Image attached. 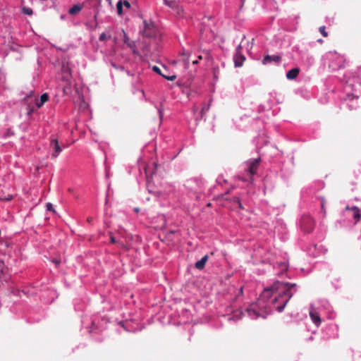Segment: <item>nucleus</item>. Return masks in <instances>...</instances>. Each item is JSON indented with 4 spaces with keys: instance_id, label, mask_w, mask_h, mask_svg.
I'll use <instances>...</instances> for the list:
<instances>
[{
    "instance_id": "obj_13",
    "label": "nucleus",
    "mask_w": 361,
    "mask_h": 361,
    "mask_svg": "<svg viewBox=\"0 0 361 361\" xmlns=\"http://www.w3.org/2000/svg\"><path fill=\"white\" fill-rule=\"evenodd\" d=\"M288 262L286 260L276 262L274 267L278 268L281 272L285 271L288 269Z\"/></svg>"
},
{
    "instance_id": "obj_45",
    "label": "nucleus",
    "mask_w": 361,
    "mask_h": 361,
    "mask_svg": "<svg viewBox=\"0 0 361 361\" xmlns=\"http://www.w3.org/2000/svg\"><path fill=\"white\" fill-rule=\"evenodd\" d=\"M350 97H351V95L348 94V98L349 99H350ZM353 96L352 95V99H353Z\"/></svg>"
},
{
    "instance_id": "obj_12",
    "label": "nucleus",
    "mask_w": 361,
    "mask_h": 361,
    "mask_svg": "<svg viewBox=\"0 0 361 361\" xmlns=\"http://www.w3.org/2000/svg\"><path fill=\"white\" fill-rule=\"evenodd\" d=\"M346 211H351L353 212V217L355 220V222H357L361 219V214L360 209L356 207L353 206L352 207H350L349 206L345 207Z\"/></svg>"
},
{
    "instance_id": "obj_36",
    "label": "nucleus",
    "mask_w": 361,
    "mask_h": 361,
    "mask_svg": "<svg viewBox=\"0 0 361 361\" xmlns=\"http://www.w3.org/2000/svg\"><path fill=\"white\" fill-rule=\"evenodd\" d=\"M110 241H111V243H116V240L115 238L113 237V236H111Z\"/></svg>"
},
{
    "instance_id": "obj_44",
    "label": "nucleus",
    "mask_w": 361,
    "mask_h": 361,
    "mask_svg": "<svg viewBox=\"0 0 361 361\" xmlns=\"http://www.w3.org/2000/svg\"><path fill=\"white\" fill-rule=\"evenodd\" d=\"M134 210H135V212H139V209L138 208H135Z\"/></svg>"
},
{
    "instance_id": "obj_29",
    "label": "nucleus",
    "mask_w": 361,
    "mask_h": 361,
    "mask_svg": "<svg viewBox=\"0 0 361 361\" xmlns=\"http://www.w3.org/2000/svg\"><path fill=\"white\" fill-rule=\"evenodd\" d=\"M107 38H110V36L107 37L106 34L105 32H102L99 36V40L100 41H105Z\"/></svg>"
},
{
    "instance_id": "obj_22",
    "label": "nucleus",
    "mask_w": 361,
    "mask_h": 361,
    "mask_svg": "<svg viewBox=\"0 0 361 361\" xmlns=\"http://www.w3.org/2000/svg\"><path fill=\"white\" fill-rule=\"evenodd\" d=\"M123 1H118V3L116 4V9L118 14L120 16L123 13Z\"/></svg>"
},
{
    "instance_id": "obj_1",
    "label": "nucleus",
    "mask_w": 361,
    "mask_h": 361,
    "mask_svg": "<svg viewBox=\"0 0 361 361\" xmlns=\"http://www.w3.org/2000/svg\"><path fill=\"white\" fill-rule=\"evenodd\" d=\"M297 290L296 283L275 281L264 289L257 302L250 305L243 314L251 319H265L273 310L281 312Z\"/></svg>"
},
{
    "instance_id": "obj_15",
    "label": "nucleus",
    "mask_w": 361,
    "mask_h": 361,
    "mask_svg": "<svg viewBox=\"0 0 361 361\" xmlns=\"http://www.w3.org/2000/svg\"><path fill=\"white\" fill-rule=\"evenodd\" d=\"M300 72L299 68H294L288 71L286 73V78L288 80H294L297 78Z\"/></svg>"
},
{
    "instance_id": "obj_34",
    "label": "nucleus",
    "mask_w": 361,
    "mask_h": 361,
    "mask_svg": "<svg viewBox=\"0 0 361 361\" xmlns=\"http://www.w3.org/2000/svg\"><path fill=\"white\" fill-rule=\"evenodd\" d=\"M143 51L145 52V54L147 56L148 55V54L149 52V51L147 47L143 49Z\"/></svg>"
},
{
    "instance_id": "obj_41",
    "label": "nucleus",
    "mask_w": 361,
    "mask_h": 361,
    "mask_svg": "<svg viewBox=\"0 0 361 361\" xmlns=\"http://www.w3.org/2000/svg\"><path fill=\"white\" fill-rule=\"evenodd\" d=\"M192 109H193V111H194L195 113V112H197V111H198V108H197V107H196V106H194Z\"/></svg>"
},
{
    "instance_id": "obj_24",
    "label": "nucleus",
    "mask_w": 361,
    "mask_h": 361,
    "mask_svg": "<svg viewBox=\"0 0 361 361\" xmlns=\"http://www.w3.org/2000/svg\"><path fill=\"white\" fill-rule=\"evenodd\" d=\"M0 272L2 274H4L7 272V268L4 266V262L2 260H0Z\"/></svg>"
},
{
    "instance_id": "obj_39",
    "label": "nucleus",
    "mask_w": 361,
    "mask_h": 361,
    "mask_svg": "<svg viewBox=\"0 0 361 361\" xmlns=\"http://www.w3.org/2000/svg\"><path fill=\"white\" fill-rule=\"evenodd\" d=\"M87 221H88L90 224H92V222L93 221V218H92V217H89V218L87 219Z\"/></svg>"
},
{
    "instance_id": "obj_33",
    "label": "nucleus",
    "mask_w": 361,
    "mask_h": 361,
    "mask_svg": "<svg viewBox=\"0 0 361 361\" xmlns=\"http://www.w3.org/2000/svg\"><path fill=\"white\" fill-rule=\"evenodd\" d=\"M123 6H124L125 7H126L127 8H130V4L129 1H128L127 0H124L123 1Z\"/></svg>"
},
{
    "instance_id": "obj_10",
    "label": "nucleus",
    "mask_w": 361,
    "mask_h": 361,
    "mask_svg": "<svg viewBox=\"0 0 361 361\" xmlns=\"http://www.w3.org/2000/svg\"><path fill=\"white\" fill-rule=\"evenodd\" d=\"M123 42L129 48L131 49L134 55L140 56V54L136 48V42L135 41L130 40L129 37L126 33H124Z\"/></svg>"
},
{
    "instance_id": "obj_32",
    "label": "nucleus",
    "mask_w": 361,
    "mask_h": 361,
    "mask_svg": "<svg viewBox=\"0 0 361 361\" xmlns=\"http://www.w3.org/2000/svg\"><path fill=\"white\" fill-rule=\"evenodd\" d=\"M320 200H321V207H322V209L324 210L325 200L322 197H320ZM324 212L325 213V211H324Z\"/></svg>"
},
{
    "instance_id": "obj_9",
    "label": "nucleus",
    "mask_w": 361,
    "mask_h": 361,
    "mask_svg": "<svg viewBox=\"0 0 361 361\" xmlns=\"http://www.w3.org/2000/svg\"><path fill=\"white\" fill-rule=\"evenodd\" d=\"M281 61V57L279 55H267L262 60V63L264 65L269 63L279 64Z\"/></svg>"
},
{
    "instance_id": "obj_2",
    "label": "nucleus",
    "mask_w": 361,
    "mask_h": 361,
    "mask_svg": "<svg viewBox=\"0 0 361 361\" xmlns=\"http://www.w3.org/2000/svg\"><path fill=\"white\" fill-rule=\"evenodd\" d=\"M88 96V88L82 83L75 84L72 97L75 106L73 113L77 111L79 118H75V122L80 119L85 120L90 114L89 104L87 101Z\"/></svg>"
},
{
    "instance_id": "obj_16",
    "label": "nucleus",
    "mask_w": 361,
    "mask_h": 361,
    "mask_svg": "<svg viewBox=\"0 0 361 361\" xmlns=\"http://www.w3.org/2000/svg\"><path fill=\"white\" fill-rule=\"evenodd\" d=\"M51 145L54 149L52 157H57L59 153L61 151V147L59 145L58 141L56 140H53L51 142Z\"/></svg>"
},
{
    "instance_id": "obj_28",
    "label": "nucleus",
    "mask_w": 361,
    "mask_h": 361,
    "mask_svg": "<svg viewBox=\"0 0 361 361\" xmlns=\"http://www.w3.org/2000/svg\"><path fill=\"white\" fill-rule=\"evenodd\" d=\"M23 11L24 13L27 14V15H32L33 13L32 10L30 8L24 7L23 8Z\"/></svg>"
},
{
    "instance_id": "obj_8",
    "label": "nucleus",
    "mask_w": 361,
    "mask_h": 361,
    "mask_svg": "<svg viewBox=\"0 0 361 361\" xmlns=\"http://www.w3.org/2000/svg\"><path fill=\"white\" fill-rule=\"evenodd\" d=\"M241 49V46L238 45L233 54L234 65L236 68L241 67L245 60V56L243 54Z\"/></svg>"
},
{
    "instance_id": "obj_5",
    "label": "nucleus",
    "mask_w": 361,
    "mask_h": 361,
    "mask_svg": "<svg viewBox=\"0 0 361 361\" xmlns=\"http://www.w3.org/2000/svg\"><path fill=\"white\" fill-rule=\"evenodd\" d=\"M185 187L195 193L201 192L204 187V180L201 178H193L186 180Z\"/></svg>"
},
{
    "instance_id": "obj_35",
    "label": "nucleus",
    "mask_w": 361,
    "mask_h": 361,
    "mask_svg": "<svg viewBox=\"0 0 361 361\" xmlns=\"http://www.w3.org/2000/svg\"><path fill=\"white\" fill-rule=\"evenodd\" d=\"M222 180H223L224 182H226V180H223V179H222V178H221V177H220V176H219V177H218V178H217V179H216V181H217L219 183H221Z\"/></svg>"
},
{
    "instance_id": "obj_25",
    "label": "nucleus",
    "mask_w": 361,
    "mask_h": 361,
    "mask_svg": "<svg viewBox=\"0 0 361 361\" xmlns=\"http://www.w3.org/2000/svg\"><path fill=\"white\" fill-rule=\"evenodd\" d=\"M163 78H166V80H170V81H173L176 78V76L175 75H167V74H162L161 75Z\"/></svg>"
},
{
    "instance_id": "obj_26",
    "label": "nucleus",
    "mask_w": 361,
    "mask_h": 361,
    "mask_svg": "<svg viewBox=\"0 0 361 361\" xmlns=\"http://www.w3.org/2000/svg\"><path fill=\"white\" fill-rule=\"evenodd\" d=\"M319 30V32L322 35L323 37H326L328 36V33L326 31V27L325 26H321Z\"/></svg>"
},
{
    "instance_id": "obj_27",
    "label": "nucleus",
    "mask_w": 361,
    "mask_h": 361,
    "mask_svg": "<svg viewBox=\"0 0 361 361\" xmlns=\"http://www.w3.org/2000/svg\"><path fill=\"white\" fill-rule=\"evenodd\" d=\"M157 109L158 111L159 117L160 120L161 121L163 118V116H164V110L161 107H157Z\"/></svg>"
},
{
    "instance_id": "obj_38",
    "label": "nucleus",
    "mask_w": 361,
    "mask_h": 361,
    "mask_svg": "<svg viewBox=\"0 0 361 361\" xmlns=\"http://www.w3.org/2000/svg\"><path fill=\"white\" fill-rule=\"evenodd\" d=\"M113 66L116 68H118V69H120V70H123L124 69V67L123 66H116L115 64H113Z\"/></svg>"
},
{
    "instance_id": "obj_23",
    "label": "nucleus",
    "mask_w": 361,
    "mask_h": 361,
    "mask_svg": "<svg viewBox=\"0 0 361 361\" xmlns=\"http://www.w3.org/2000/svg\"><path fill=\"white\" fill-rule=\"evenodd\" d=\"M314 251L313 252H311L310 250L309 251L310 252V255H312L314 257H317L319 255L320 253V251L319 250V248L317 247V245H314Z\"/></svg>"
},
{
    "instance_id": "obj_31",
    "label": "nucleus",
    "mask_w": 361,
    "mask_h": 361,
    "mask_svg": "<svg viewBox=\"0 0 361 361\" xmlns=\"http://www.w3.org/2000/svg\"><path fill=\"white\" fill-rule=\"evenodd\" d=\"M47 209L49 211L54 212V209L53 208V205L51 203H47Z\"/></svg>"
},
{
    "instance_id": "obj_40",
    "label": "nucleus",
    "mask_w": 361,
    "mask_h": 361,
    "mask_svg": "<svg viewBox=\"0 0 361 361\" xmlns=\"http://www.w3.org/2000/svg\"><path fill=\"white\" fill-rule=\"evenodd\" d=\"M237 202H238V204H239V207H240V208H243V207H242V204H241V202H240V200H239V199H237Z\"/></svg>"
},
{
    "instance_id": "obj_46",
    "label": "nucleus",
    "mask_w": 361,
    "mask_h": 361,
    "mask_svg": "<svg viewBox=\"0 0 361 361\" xmlns=\"http://www.w3.org/2000/svg\"><path fill=\"white\" fill-rule=\"evenodd\" d=\"M202 59V56H200L198 57V59Z\"/></svg>"
},
{
    "instance_id": "obj_19",
    "label": "nucleus",
    "mask_w": 361,
    "mask_h": 361,
    "mask_svg": "<svg viewBox=\"0 0 361 361\" xmlns=\"http://www.w3.org/2000/svg\"><path fill=\"white\" fill-rule=\"evenodd\" d=\"M49 99V95L47 93H44L43 94L41 95L40 97V102H36V105L38 108H40L42 106V105L47 102Z\"/></svg>"
},
{
    "instance_id": "obj_14",
    "label": "nucleus",
    "mask_w": 361,
    "mask_h": 361,
    "mask_svg": "<svg viewBox=\"0 0 361 361\" xmlns=\"http://www.w3.org/2000/svg\"><path fill=\"white\" fill-rule=\"evenodd\" d=\"M208 260V255H204L201 259L196 262L195 267L199 270H202L205 267V264Z\"/></svg>"
},
{
    "instance_id": "obj_6",
    "label": "nucleus",
    "mask_w": 361,
    "mask_h": 361,
    "mask_svg": "<svg viewBox=\"0 0 361 361\" xmlns=\"http://www.w3.org/2000/svg\"><path fill=\"white\" fill-rule=\"evenodd\" d=\"M300 226L304 233H310L314 229V221L310 216L303 215L300 220Z\"/></svg>"
},
{
    "instance_id": "obj_17",
    "label": "nucleus",
    "mask_w": 361,
    "mask_h": 361,
    "mask_svg": "<svg viewBox=\"0 0 361 361\" xmlns=\"http://www.w3.org/2000/svg\"><path fill=\"white\" fill-rule=\"evenodd\" d=\"M82 4H78L69 8V14L75 15L78 13L83 8Z\"/></svg>"
},
{
    "instance_id": "obj_37",
    "label": "nucleus",
    "mask_w": 361,
    "mask_h": 361,
    "mask_svg": "<svg viewBox=\"0 0 361 361\" xmlns=\"http://www.w3.org/2000/svg\"><path fill=\"white\" fill-rule=\"evenodd\" d=\"M121 324H122L123 327L125 329H126V331H130V329H127V327H126V325L127 324V322H126V323H124V322H121Z\"/></svg>"
},
{
    "instance_id": "obj_43",
    "label": "nucleus",
    "mask_w": 361,
    "mask_h": 361,
    "mask_svg": "<svg viewBox=\"0 0 361 361\" xmlns=\"http://www.w3.org/2000/svg\"><path fill=\"white\" fill-rule=\"evenodd\" d=\"M198 63L197 60H195V61H192V63H193V64H196V63Z\"/></svg>"
},
{
    "instance_id": "obj_7",
    "label": "nucleus",
    "mask_w": 361,
    "mask_h": 361,
    "mask_svg": "<svg viewBox=\"0 0 361 361\" xmlns=\"http://www.w3.org/2000/svg\"><path fill=\"white\" fill-rule=\"evenodd\" d=\"M140 32L143 37L152 38L157 34V29L154 25L152 23H147L146 20L143 21V28L140 29Z\"/></svg>"
},
{
    "instance_id": "obj_3",
    "label": "nucleus",
    "mask_w": 361,
    "mask_h": 361,
    "mask_svg": "<svg viewBox=\"0 0 361 361\" xmlns=\"http://www.w3.org/2000/svg\"><path fill=\"white\" fill-rule=\"evenodd\" d=\"M260 161V157L249 159L247 161L245 169L246 175L239 176V179L245 182L252 181V176L257 173Z\"/></svg>"
},
{
    "instance_id": "obj_20",
    "label": "nucleus",
    "mask_w": 361,
    "mask_h": 361,
    "mask_svg": "<svg viewBox=\"0 0 361 361\" xmlns=\"http://www.w3.org/2000/svg\"><path fill=\"white\" fill-rule=\"evenodd\" d=\"M210 108V104H204L202 107V109H201V111H200V117L201 118H203L204 116L207 114V112L209 111Z\"/></svg>"
},
{
    "instance_id": "obj_11",
    "label": "nucleus",
    "mask_w": 361,
    "mask_h": 361,
    "mask_svg": "<svg viewBox=\"0 0 361 361\" xmlns=\"http://www.w3.org/2000/svg\"><path fill=\"white\" fill-rule=\"evenodd\" d=\"M309 313H310V317L312 321L313 322V323L317 326H319L321 324L322 320H321L319 313L314 308L313 305L310 306Z\"/></svg>"
},
{
    "instance_id": "obj_18",
    "label": "nucleus",
    "mask_w": 361,
    "mask_h": 361,
    "mask_svg": "<svg viewBox=\"0 0 361 361\" xmlns=\"http://www.w3.org/2000/svg\"><path fill=\"white\" fill-rule=\"evenodd\" d=\"M322 302V305L324 307V308H325L326 310H328L329 313V319H333L334 317V314L333 312H331V305L329 303V302L327 300H322L321 301Z\"/></svg>"
},
{
    "instance_id": "obj_4",
    "label": "nucleus",
    "mask_w": 361,
    "mask_h": 361,
    "mask_svg": "<svg viewBox=\"0 0 361 361\" xmlns=\"http://www.w3.org/2000/svg\"><path fill=\"white\" fill-rule=\"evenodd\" d=\"M327 58L329 60V67L333 71H337L344 67L343 57L336 52H329L327 54Z\"/></svg>"
},
{
    "instance_id": "obj_21",
    "label": "nucleus",
    "mask_w": 361,
    "mask_h": 361,
    "mask_svg": "<svg viewBox=\"0 0 361 361\" xmlns=\"http://www.w3.org/2000/svg\"><path fill=\"white\" fill-rule=\"evenodd\" d=\"M164 4L171 8H176L178 6L177 3L175 1L163 0Z\"/></svg>"
},
{
    "instance_id": "obj_30",
    "label": "nucleus",
    "mask_w": 361,
    "mask_h": 361,
    "mask_svg": "<svg viewBox=\"0 0 361 361\" xmlns=\"http://www.w3.org/2000/svg\"><path fill=\"white\" fill-rule=\"evenodd\" d=\"M152 70H153V71H154L155 73H158L159 75H161V70H160V68L158 66H154L152 67Z\"/></svg>"
},
{
    "instance_id": "obj_42",
    "label": "nucleus",
    "mask_w": 361,
    "mask_h": 361,
    "mask_svg": "<svg viewBox=\"0 0 361 361\" xmlns=\"http://www.w3.org/2000/svg\"><path fill=\"white\" fill-rule=\"evenodd\" d=\"M53 262H54L55 264H59V263L60 262V261H59V260H58V259H55V260H54Z\"/></svg>"
}]
</instances>
